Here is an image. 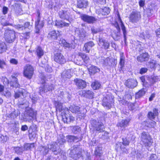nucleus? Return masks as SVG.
I'll list each match as a JSON object with an SVG mask.
<instances>
[{
  "label": "nucleus",
  "mask_w": 160,
  "mask_h": 160,
  "mask_svg": "<svg viewBox=\"0 0 160 160\" xmlns=\"http://www.w3.org/2000/svg\"><path fill=\"white\" fill-rule=\"evenodd\" d=\"M70 23V22L69 21L68 22H65L62 21H56L55 24L58 27L62 28L64 26H68Z\"/></svg>",
  "instance_id": "nucleus-29"
},
{
  "label": "nucleus",
  "mask_w": 160,
  "mask_h": 160,
  "mask_svg": "<svg viewBox=\"0 0 160 160\" xmlns=\"http://www.w3.org/2000/svg\"><path fill=\"white\" fill-rule=\"evenodd\" d=\"M54 60L56 62L61 64L66 62L64 57L60 53H57L55 54Z\"/></svg>",
  "instance_id": "nucleus-18"
},
{
  "label": "nucleus",
  "mask_w": 160,
  "mask_h": 160,
  "mask_svg": "<svg viewBox=\"0 0 160 160\" xmlns=\"http://www.w3.org/2000/svg\"><path fill=\"white\" fill-rule=\"evenodd\" d=\"M113 99L109 96L105 97L103 100L102 105L107 109H110L112 107Z\"/></svg>",
  "instance_id": "nucleus-10"
},
{
  "label": "nucleus",
  "mask_w": 160,
  "mask_h": 160,
  "mask_svg": "<svg viewBox=\"0 0 160 160\" xmlns=\"http://www.w3.org/2000/svg\"><path fill=\"white\" fill-rule=\"evenodd\" d=\"M4 38L7 42L12 43L16 38V32L13 30L9 28L6 29L4 34Z\"/></svg>",
  "instance_id": "nucleus-2"
},
{
  "label": "nucleus",
  "mask_w": 160,
  "mask_h": 160,
  "mask_svg": "<svg viewBox=\"0 0 160 160\" xmlns=\"http://www.w3.org/2000/svg\"><path fill=\"white\" fill-rule=\"evenodd\" d=\"M91 123L95 131L99 132H103L105 131L104 126L101 122L98 121L93 119L91 120Z\"/></svg>",
  "instance_id": "nucleus-3"
},
{
  "label": "nucleus",
  "mask_w": 160,
  "mask_h": 160,
  "mask_svg": "<svg viewBox=\"0 0 160 160\" xmlns=\"http://www.w3.org/2000/svg\"><path fill=\"white\" fill-rule=\"evenodd\" d=\"M147 91L146 89L144 88L140 90L138 92L136 93V99H138L142 97L145 95Z\"/></svg>",
  "instance_id": "nucleus-30"
},
{
  "label": "nucleus",
  "mask_w": 160,
  "mask_h": 160,
  "mask_svg": "<svg viewBox=\"0 0 160 160\" xmlns=\"http://www.w3.org/2000/svg\"><path fill=\"white\" fill-rule=\"evenodd\" d=\"M136 49L139 52H142L144 50V48L142 46L141 44H138L137 46Z\"/></svg>",
  "instance_id": "nucleus-58"
},
{
  "label": "nucleus",
  "mask_w": 160,
  "mask_h": 160,
  "mask_svg": "<svg viewBox=\"0 0 160 160\" xmlns=\"http://www.w3.org/2000/svg\"><path fill=\"white\" fill-rule=\"evenodd\" d=\"M82 96L85 98L92 99L94 98V93L92 90H83Z\"/></svg>",
  "instance_id": "nucleus-16"
},
{
  "label": "nucleus",
  "mask_w": 160,
  "mask_h": 160,
  "mask_svg": "<svg viewBox=\"0 0 160 160\" xmlns=\"http://www.w3.org/2000/svg\"><path fill=\"white\" fill-rule=\"evenodd\" d=\"M69 110L73 113L78 114H81L80 108L74 105H71L69 107Z\"/></svg>",
  "instance_id": "nucleus-27"
},
{
  "label": "nucleus",
  "mask_w": 160,
  "mask_h": 160,
  "mask_svg": "<svg viewBox=\"0 0 160 160\" xmlns=\"http://www.w3.org/2000/svg\"><path fill=\"white\" fill-rule=\"evenodd\" d=\"M129 21L132 23H137L141 19L140 12L135 10L133 11L129 15Z\"/></svg>",
  "instance_id": "nucleus-5"
},
{
  "label": "nucleus",
  "mask_w": 160,
  "mask_h": 160,
  "mask_svg": "<svg viewBox=\"0 0 160 160\" xmlns=\"http://www.w3.org/2000/svg\"><path fill=\"white\" fill-rule=\"evenodd\" d=\"M119 20L121 22V29L122 30L123 37L124 38V42L125 44H126L127 37V35L128 32L126 30V28L125 27L121 19L120 18V17H119Z\"/></svg>",
  "instance_id": "nucleus-25"
},
{
  "label": "nucleus",
  "mask_w": 160,
  "mask_h": 160,
  "mask_svg": "<svg viewBox=\"0 0 160 160\" xmlns=\"http://www.w3.org/2000/svg\"><path fill=\"white\" fill-rule=\"evenodd\" d=\"M148 80L149 82V86L153 85L157 82L158 81L157 77L154 76H151L150 77H148Z\"/></svg>",
  "instance_id": "nucleus-34"
},
{
  "label": "nucleus",
  "mask_w": 160,
  "mask_h": 160,
  "mask_svg": "<svg viewBox=\"0 0 160 160\" xmlns=\"http://www.w3.org/2000/svg\"><path fill=\"white\" fill-rule=\"evenodd\" d=\"M21 36L23 37L24 39H28L30 37V32H25V33H22L21 34Z\"/></svg>",
  "instance_id": "nucleus-57"
},
{
  "label": "nucleus",
  "mask_w": 160,
  "mask_h": 160,
  "mask_svg": "<svg viewBox=\"0 0 160 160\" xmlns=\"http://www.w3.org/2000/svg\"><path fill=\"white\" fill-rule=\"evenodd\" d=\"M42 84H44L43 86L39 88L40 93L43 92H47L48 91L52 90V85H49L48 84H47L46 82L45 83Z\"/></svg>",
  "instance_id": "nucleus-20"
},
{
  "label": "nucleus",
  "mask_w": 160,
  "mask_h": 160,
  "mask_svg": "<svg viewBox=\"0 0 160 160\" xmlns=\"http://www.w3.org/2000/svg\"><path fill=\"white\" fill-rule=\"evenodd\" d=\"M34 68L31 65L27 64L24 67V70H33Z\"/></svg>",
  "instance_id": "nucleus-61"
},
{
  "label": "nucleus",
  "mask_w": 160,
  "mask_h": 160,
  "mask_svg": "<svg viewBox=\"0 0 160 160\" xmlns=\"http://www.w3.org/2000/svg\"><path fill=\"white\" fill-rule=\"evenodd\" d=\"M59 43L63 45L64 47L68 48H71L74 49L75 47L76 43L74 42L69 43L67 42L65 40L63 39H60Z\"/></svg>",
  "instance_id": "nucleus-23"
},
{
  "label": "nucleus",
  "mask_w": 160,
  "mask_h": 160,
  "mask_svg": "<svg viewBox=\"0 0 160 160\" xmlns=\"http://www.w3.org/2000/svg\"><path fill=\"white\" fill-rule=\"evenodd\" d=\"M71 127L72 132L74 134H77L81 131L80 128L78 126H75Z\"/></svg>",
  "instance_id": "nucleus-48"
},
{
  "label": "nucleus",
  "mask_w": 160,
  "mask_h": 160,
  "mask_svg": "<svg viewBox=\"0 0 160 160\" xmlns=\"http://www.w3.org/2000/svg\"><path fill=\"white\" fill-rule=\"evenodd\" d=\"M140 37L143 39H149L151 37V35L148 32H145L141 33Z\"/></svg>",
  "instance_id": "nucleus-44"
},
{
  "label": "nucleus",
  "mask_w": 160,
  "mask_h": 160,
  "mask_svg": "<svg viewBox=\"0 0 160 160\" xmlns=\"http://www.w3.org/2000/svg\"><path fill=\"white\" fill-rule=\"evenodd\" d=\"M79 55L82 58L85 62H87L89 59V57L84 53H79Z\"/></svg>",
  "instance_id": "nucleus-50"
},
{
  "label": "nucleus",
  "mask_w": 160,
  "mask_h": 160,
  "mask_svg": "<svg viewBox=\"0 0 160 160\" xmlns=\"http://www.w3.org/2000/svg\"><path fill=\"white\" fill-rule=\"evenodd\" d=\"M140 78L143 86L146 88L149 87V84H148V83L146 81L144 76H142L140 77Z\"/></svg>",
  "instance_id": "nucleus-52"
},
{
  "label": "nucleus",
  "mask_w": 160,
  "mask_h": 160,
  "mask_svg": "<svg viewBox=\"0 0 160 160\" xmlns=\"http://www.w3.org/2000/svg\"><path fill=\"white\" fill-rule=\"evenodd\" d=\"M120 31H117V32H114V33L112 35V37L115 40H118L120 39Z\"/></svg>",
  "instance_id": "nucleus-45"
},
{
  "label": "nucleus",
  "mask_w": 160,
  "mask_h": 160,
  "mask_svg": "<svg viewBox=\"0 0 160 160\" xmlns=\"http://www.w3.org/2000/svg\"><path fill=\"white\" fill-rule=\"evenodd\" d=\"M62 77L63 78H69L71 77V75L70 71H64L61 74Z\"/></svg>",
  "instance_id": "nucleus-43"
},
{
  "label": "nucleus",
  "mask_w": 160,
  "mask_h": 160,
  "mask_svg": "<svg viewBox=\"0 0 160 160\" xmlns=\"http://www.w3.org/2000/svg\"><path fill=\"white\" fill-rule=\"evenodd\" d=\"M125 57L124 56L123 53H122L121 54L120 61L119 62L120 68L122 69L124 64Z\"/></svg>",
  "instance_id": "nucleus-49"
},
{
  "label": "nucleus",
  "mask_w": 160,
  "mask_h": 160,
  "mask_svg": "<svg viewBox=\"0 0 160 160\" xmlns=\"http://www.w3.org/2000/svg\"><path fill=\"white\" fill-rule=\"evenodd\" d=\"M34 147V143H27L24 145V149L26 150H30Z\"/></svg>",
  "instance_id": "nucleus-51"
},
{
  "label": "nucleus",
  "mask_w": 160,
  "mask_h": 160,
  "mask_svg": "<svg viewBox=\"0 0 160 160\" xmlns=\"http://www.w3.org/2000/svg\"><path fill=\"white\" fill-rule=\"evenodd\" d=\"M158 110L156 108L153 109L152 111L149 112L148 114V118L151 120L155 119L156 117L158 115Z\"/></svg>",
  "instance_id": "nucleus-17"
},
{
  "label": "nucleus",
  "mask_w": 160,
  "mask_h": 160,
  "mask_svg": "<svg viewBox=\"0 0 160 160\" xmlns=\"http://www.w3.org/2000/svg\"><path fill=\"white\" fill-rule=\"evenodd\" d=\"M91 30L92 33L93 34H96L102 31L100 28H95L94 27H92L91 28Z\"/></svg>",
  "instance_id": "nucleus-53"
},
{
  "label": "nucleus",
  "mask_w": 160,
  "mask_h": 160,
  "mask_svg": "<svg viewBox=\"0 0 160 160\" xmlns=\"http://www.w3.org/2000/svg\"><path fill=\"white\" fill-rule=\"evenodd\" d=\"M40 21V18L39 16V15H38L37 21H36L35 23V28H39L40 29L42 28L44 26V23L42 22H40V23H39V22Z\"/></svg>",
  "instance_id": "nucleus-37"
},
{
  "label": "nucleus",
  "mask_w": 160,
  "mask_h": 160,
  "mask_svg": "<svg viewBox=\"0 0 160 160\" xmlns=\"http://www.w3.org/2000/svg\"><path fill=\"white\" fill-rule=\"evenodd\" d=\"M109 137L108 136V133L106 132H105L103 134H102V136L101 137V138L103 139H108L109 138Z\"/></svg>",
  "instance_id": "nucleus-59"
},
{
  "label": "nucleus",
  "mask_w": 160,
  "mask_h": 160,
  "mask_svg": "<svg viewBox=\"0 0 160 160\" xmlns=\"http://www.w3.org/2000/svg\"><path fill=\"white\" fill-rule=\"evenodd\" d=\"M60 102V101L58 100L57 101H55V105L56 109L58 110L59 111L61 112H62L64 111L62 109V103Z\"/></svg>",
  "instance_id": "nucleus-38"
},
{
  "label": "nucleus",
  "mask_w": 160,
  "mask_h": 160,
  "mask_svg": "<svg viewBox=\"0 0 160 160\" xmlns=\"http://www.w3.org/2000/svg\"><path fill=\"white\" fill-rule=\"evenodd\" d=\"M48 146L49 149L52 151L55 155L59 154L61 152V149L59 146L56 142H51L48 144Z\"/></svg>",
  "instance_id": "nucleus-7"
},
{
  "label": "nucleus",
  "mask_w": 160,
  "mask_h": 160,
  "mask_svg": "<svg viewBox=\"0 0 160 160\" xmlns=\"http://www.w3.org/2000/svg\"><path fill=\"white\" fill-rule=\"evenodd\" d=\"M149 58V55L147 52L143 53L137 57V60L140 62L147 61Z\"/></svg>",
  "instance_id": "nucleus-19"
},
{
  "label": "nucleus",
  "mask_w": 160,
  "mask_h": 160,
  "mask_svg": "<svg viewBox=\"0 0 160 160\" xmlns=\"http://www.w3.org/2000/svg\"><path fill=\"white\" fill-rule=\"evenodd\" d=\"M69 11L68 9L60 10L58 12L60 18L62 19L68 20L70 16Z\"/></svg>",
  "instance_id": "nucleus-11"
},
{
  "label": "nucleus",
  "mask_w": 160,
  "mask_h": 160,
  "mask_svg": "<svg viewBox=\"0 0 160 160\" xmlns=\"http://www.w3.org/2000/svg\"><path fill=\"white\" fill-rule=\"evenodd\" d=\"M36 53L39 58H40L44 54L43 51L41 47L38 46L36 49Z\"/></svg>",
  "instance_id": "nucleus-40"
},
{
  "label": "nucleus",
  "mask_w": 160,
  "mask_h": 160,
  "mask_svg": "<svg viewBox=\"0 0 160 160\" xmlns=\"http://www.w3.org/2000/svg\"><path fill=\"white\" fill-rule=\"evenodd\" d=\"M36 112L34 111L32 109H30L27 111L26 115L24 118V119L26 121H29L32 120L34 117L35 116Z\"/></svg>",
  "instance_id": "nucleus-13"
},
{
  "label": "nucleus",
  "mask_w": 160,
  "mask_h": 160,
  "mask_svg": "<svg viewBox=\"0 0 160 160\" xmlns=\"http://www.w3.org/2000/svg\"><path fill=\"white\" fill-rule=\"evenodd\" d=\"M39 75V80L40 82L41 83H44L46 82V77H49V74L47 75H45V72H41Z\"/></svg>",
  "instance_id": "nucleus-33"
},
{
  "label": "nucleus",
  "mask_w": 160,
  "mask_h": 160,
  "mask_svg": "<svg viewBox=\"0 0 160 160\" xmlns=\"http://www.w3.org/2000/svg\"><path fill=\"white\" fill-rule=\"evenodd\" d=\"M88 5V1L85 0L78 1L77 6L79 8H86Z\"/></svg>",
  "instance_id": "nucleus-31"
},
{
  "label": "nucleus",
  "mask_w": 160,
  "mask_h": 160,
  "mask_svg": "<svg viewBox=\"0 0 160 160\" xmlns=\"http://www.w3.org/2000/svg\"><path fill=\"white\" fill-rule=\"evenodd\" d=\"M49 149L48 146H41L39 148L41 154L43 155H45L48 153Z\"/></svg>",
  "instance_id": "nucleus-32"
},
{
  "label": "nucleus",
  "mask_w": 160,
  "mask_h": 160,
  "mask_svg": "<svg viewBox=\"0 0 160 160\" xmlns=\"http://www.w3.org/2000/svg\"><path fill=\"white\" fill-rule=\"evenodd\" d=\"M82 150L78 149L77 147L74 146L72 147L70 152L69 153V157L75 160L79 159L80 157L83 158Z\"/></svg>",
  "instance_id": "nucleus-1"
},
{
  "label": "nucleus",
  "mask_w": 160,
  "mask_h": 160,
  "mask_svg": "<svg viewBox=\"0 0 160 160\" xmlns=\"http://www.w3.org/2000/svg\"><path fill=\"white\" fill-rule=\"evenodd\" d=\"M94 45V42L92 41H90L84 44L83 50L86 53H89L91 48Z\"/></svg>",
  "instance_id": "nucleus-21"
},
{
  "label": "nucleus",
  "mask_w": 160,
  "mask_h": 160,
  "mask_svg": "<svg viewBox=\"0 0 160 160\" xmlns=\"http://www.w3.org/2000/svg\"><path fill=\"white\" fill-rule=\"evenodd\" d=\"M122 140L123 142L122 143L123 145L127 146L129 145L130 142L128 139L127 138H122Z\"/></svg>",
  "instance_id": "nucleus-55"
},
{
  "label": "nucleus",
  "mask_w": 160,
  "mask_h": 160,
  "mask_svg": "<svg viewBox=\"0 0 160 160\" xmlns=\"http://www.w3.org/2000/svg\"><path fill=\"white\" fill-rule=\"evenodd\" d=\"M13 148L15 152L18 154H22L23 151L24 150V148L22 147H14Z\"/></svg>",
  "instance_id": "nucleus-46"
},
{
  "label": "nucleus",
  "mask_w": 160,
  "mask_h": 160,
  "mask_svg": "<svg viewBox=\"0 0 160 160\" xmlns=\"http://www.w3.org/2000/svg\"><path fill=\"white\" fill-rule=\"evenodd\" d=\"M158 158L155 154H152L151 155L149 160H158Z\"/></svg>",
  "instance_id": "nucleus-63"
},
{
  "label": "nucleus",
  "mask_w": 160,
  "mask_h": 160,
  "mask_svg": "<svg viewBox=\"0 0 160 160\" xmlns=\"http://www.w3.org/2000/svg\"><path fill=\"white\" fill-rule=\"evenodd\" d=\"M7 48V46L5 43L2 41H0V53L5 52Z\"/></svg>",
  "instance_id": "nucleus-42"
},
{
  "label": "nucleus",
  "mask_w": 160,
  "mask_h": 160,
  "mask_svg": "<svg viewBox=\"0 0 160 160\" xmlns=\"http://www.w3.org/2000/svg\"><path fill=\"white\" fill-rule=\"evenodd\" d=\"M99 45L105 49H108L110 46L109 43L108 41L100 37L99 38Z\"/></svg>",
  "instance_id": "nucleus-22"
},
{
  "label": "nucleus",
  "mask_w": 160,
  "mask_h": 160,
  "mask_svg": "<svg viewBox=\"0 0 160 160\" xmlns=\"http://www.w3.org/2000/svg\"><path fill=\"white\" fill-rule=\"evenodd\" d=\"M64 110L65 111L63 112L62 113V120L63 122L64 123H67L73 122L75 118L72 116L67 113L68 112V108H65V109Z\"/></svg>",
  "instance_id": "nucleus-4"
},
{
  "label": "nucleus",
  "mask_w": 160,
  "mask_h": 160,
  "mask_svg": "<svg viewBox=\"0 0 160 160\" xmlns=\"http://www.w3.org/2000/svg\"><path fill=\"white\" fill-rule=\"evenodd\" d=\"M142 141L143 144L146 147H150L152 142L148 133L143 132L141 134Z\"/></svg>",
  "instance_id": "nucleus-6"
},
{
  "label": "nucleus",
  "mask_w": 160,
  "mask_h": 160,
  "mask_svg": "<svg viewBox=\"0 0 160 160\" xmlns=\"http://www.w3.org/2000/svg\"><path fill=\"white\" fill-rule=\"evenodd\" d=\"M61 31L59 32L58 31H57L55 30L52 31L48 33V39L52 40H56L58 37L61 35Z\"/></svg>",
  "instance_id": "nucleus-15"
},
{
  "label": "nucleus",
  "mask_w": 160,
  "mask_h": 160,
  "mask_svg": "<svg viewBox=\"0 0 160 160\" xmlns=\"http://www.w3.org/2000/svg\"><path fill=\"white\" fill-rule=\"evenodd\" d=\"M29 136L30 139H32L35 138L37 135L36 128H34L33 129L32 127L30 126L28 130Z\"/></svg>",
  "instance_id": "nucleus-24"
},
{
  "label": "nucleus",
  "mask_w": 160,
  "mask_h": 160,
  "mask_svg": "<svg viewBox=\"0 0 160 160\" xmlns=\"http://www.w3.org/2000/svg\"><path fill=\"white\" fill-rule=\"evenodd\" d=\"M74 82L79 89L84 88L87 86L86 82L81 79L76 78L74 79Z\"/></svg>",
  "instance_id": "nucleus-14"
},
{
  "label": "nucleus",
  "mask_w": 160,
  "mask_h": 160,
  "mask_svg": "<svg viewBox=\"0 0 160 160\" xmlns=\"http://www.w3.org/2000/svg\"><path fill=\"white\" fill-rule=\"evenodd\" d=\"M91 86L94 90H97L101 88V84L98 81L95 80L92 82Z\"/></svg>",
  "instance_id": "nucleus-36"
},
{
  "label": "nucleus",
  "mask_w": 160,
  "mask_h": 160,
  "mask_svg": "<svg viewBox=\"0 0 160 160\" xmlns=\"http://www.w3.org/2000/svg\"><path fill=\"white\" fill-rule=\"evenodd\" d=\"M18 116V113L14 111L9 114L8 117L11 119H13L16 118Z\"/></svg>",
  "instance_id": "nucleus-54"
},
{
  "label": "nucleus",
  "mask_w": 160,
  "mask_h": 160,
  "mask_svg": "<svg viewBox=\"0 0 160 160\" xmlns=\"http://www.w3.org/2000/svg\"><path fill=\"white\" fill-rule=\"evenodd\" d=\"M152 9L150 8H148L146 9V12L148 17L152 15Z\"/></svg>",
  "instance_id": "nucleus-62"
},
{
  "label": "nucleus",
  "mask_w": 160,
  "mask_h": 160,
  "mask_svg": "<svg viewBox=\"0 0 160 160\" xmlns=\"http://www.w3.org/2000/svg\"><path fill=\"white\" fill-rule=\"evenodd\" d=\"M98 143L97 141L95 138H92L91 141L90 142V145L91 146H96Z\"/></svg>",
  "instance_id": "nucleus-60"
},
{
  "label": "nucleus",
  "mask_w": 160,
  "mask_h": 160,
  "mask_svg": "<svg viewBox=\"0 0 160 160\" xmlns=\"http://www.w3.org/2000/svg\"><path fill=\"white\" fill-rule=\"evenodd\" d=\"M21 95H23V93L22 92H16L15 93L14 95V97L15 98H17L20 97Z\"/></svg>",
  "instance_id": "nucleus-64"
},
{
  "label": "nucleus",
  "mask_w": 160,
  "mask_h": 160,
  "mask_svg": "<svg viewBox=\"0 0 160 160\" xmlns=\"http://www.w3.org/2000/svg\"><path fill=\"white\" fill-rule=\"evenodd\" d=\"M115 149L118 152L121 150L123 152H126L127 151L126 149L122 146V143L121 142H118L116 143Z\"/></svg>",
  "instance_id": "nucleus-26"
},
{
  "label": "nucleus",
  "mask_w": 160,
  "mask_h": 160,
  "mask_svg": "<svg viewBox=\"0 0 160 160\" xmlns=\"http://www.w3.org/2000/svg\"><path fill=\"white\" fill-rule=\"evenodd\" d=\"M33 71H24V76L28 79H31L33 74Z\"/></svg>",
  "instance_id": "nucleus-41"
},
{
  "label": "nucleus",
  "mask_w": 160,
  "mask_h": 160,
  "mask_svg": "<svg viewBox=\"0 0 160 160\" xmlns=\"http://www.w3.org/2000/svg\"><path fill=\"white\" fill-rule=\"evenodd\" d=\"M129 122L128 119L122 120L118 124L117 126L120 127H125L128 125Z\"/></svg>",
  "instance_id": "nucleus-39"
},
{
  "label": "nucleus",
  "mask_w": 160,
  "mask_h": 160,
  "mask_svg": "<svg viewBox=\"0 0 160 160\" xmlns=\"http://www.w3.org/2000/svg\"><path fill=\"white\" fill-rule=\"evenodd\" d=\"M68 141L69 142H77L81 140V138H79L76 136L72 135H68L67 137Z\"/></svg>",
  "instance_id": "nucleus-28"
},
{
  "label": "nucleus",
  "mask_w": 160,
  "mask_h": 160,
  "mask_svg": "<svg viewBox=\"0 0 160 160\" xmlns=\"http://www.w3.org/2000/svg\"><path fill=\"white\" fill-rule=\"evenodd\" d=\"M138 83L136 79L134 78H131L126 81L125 82V85L129 88H133L137 86Z\"/></svg>",
  "instance_id": "nucleus-9"
},
{
  "label": "nucleus",
  "mask_w": 160,
  "mask_h": 160,
  "mask_svg": "<svg viewBox=\"0 0 160 160\" xmlns=\"http://www.w3.org/2000/svg\"><path fill=\"white\" fill-rule=\"evenodd\" d=\"M81 18L84 22L88 24H93L96 22L97 19L95 17L88 15L83 14L80 16Z\"/></svg>",
  "instance_id": "nucleus-8"
},
{
  "label": "nucleus",
  "mask_w": 160,
  "mask_h": 160,
  "mask_svg": "<svg viewBox=\"0 0 160 160\" xmlns=\"http://www.w3.org/2000/svg\"><path fill=\"white\" fill-rule=\"evenodd\" d=\"M150 68L151 69H155L156 66V61L154 60H152L148 62Z\"/></svg>",
  "instance_id": "nucleus-56"
},
{
  "label": "nucleus",
  "mask_w": 160,
  "mask_h": 160,
  "mask_svg": "<svg viewBox=\"0 0 160 160\" xmlns=\"http://www.w3.org/2000/svg\"><path fill=\"white\" fill-rule=\"evenodd\" d=\"M65 94L64 92L62 90H60L58 91V99L61 101L62 99H63L64 97Z\"/></svg>",
  "instance_id": "nucleus-47"
},
{
  "label": "nucleus",
  "mask_w": 160,
  "mask_h": 160,
  "mask_svg": "<svg viewBox=\"0 0 160 160\" xmlns=\"http://www.w3.org/2000/svg\"><path fill=\"white\" fill-rule=\"evenodd\" d=\"M18 74L17 73H14L12 75V79L9 83L11 87L15 88H18L20 87V85L18 82L17 78H16Z\"/></svg>",
  "instance_id": "nucleus-12"
},
{
  "label": "nucleus",
  "mask_w": 160,
  "mask_h": 160,
  "mask_svg": "<svg viewBox=\"0 0 160 160\" xmlns=\"http://www.w3.org/2000/svg\"><path fill=\"white\" fill-rule=\"evenodd\" d=\"M99 10L103 15H107L110 13L111 10L109 7H105L100 8Z\"/></svg>",
  "instance_id": "nucleus-35"
}]
</instances>
